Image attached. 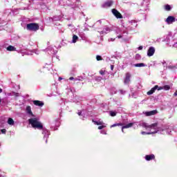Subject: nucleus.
I'll use <instances>...</instances> for the list:
<instances>
[{"mask_svg":"<svg viewBox=\"0 0 177 177\" xmlns=\"http://www.w3.org/2000/svg\"><path fill=\"white\" fill-rule=\"evenodd\" d=\"M29 124L32 127V128H35V129H44V125L42 123L39 121H38V119L33 118L28 120Z\"/></svg>","mask_w":177,"mask_h":177,"instance_id":"f257e3e1","label":"nucleus"},{"mask_svg":"<svg viewBox=\"0 0 177 177\" xmlns=\"http://www.w3.org/2000/svg\"><path fill=\"white\" fill-rule=\"evenodd\" d=\"M26 30L28 31H38L39 30V25L36 23H30L26 25Z\"/></svg>","mask_w":177,"mask_h":177,"instance_id":"f03ea898","label":"nucleus"},{"mask_svg":"<svg viewBox=\"0 0 177 177\" xmlns=\"http://www.w3.org/2000/svg\"><path fill=\"white\" fill-rule=\"evenodd\" d=\"M111 12H112L113 16H115V17H116V19H122V15H121L120 12H119V11L117 10V9L113 8L111 10Z\"/></svg>","mask_w":177,"mask_h":177,"instance_id":"7ed1b4c3","label":"nucleus"},{"mask_svg":"<svg viewBox=\"0 0 177 177\" xmlns=\"http://www.w3.org/2000/svg\"><path fill=\"white\" fill-rule=\"evenodd\" d=\"M131 77H132V75L129 73L125 74L124 80V84H125V85H129V82H131Z\"/></svg>","mask_w":177,"mask_h":177,"instance_id":"20e7f679","label":"nucleus"},{"mask_svg":"<svg viewBox=\"0 0 177 177\" xmlns=\"http://www.w3.org/2000/svg\"><path fill=\"white\" fill-rule=\"evenodd\" d=\"M113 3H114V1H113L112 0H109L102 5V8H104L105 9L107 8H111V6H113Z\"/></svg>","mask_w":177,"mask_h":177,"instance_id":"39448f33","label":"nucleus"},{"mask_svg":"<svg viewBox=\"0 0 177 177\" xmlns=\"http://www.w3.org/2000/svg\"><path fill=\"white\" fill-rule=\"evenodd\" d=\"M156 53V48L154 47H149L147 51V56L151 57Z\"/></svg>","mask_w":177,"mask_h":177,"instance_id":"423d86ee","label":"nucleus"},{"mask_svg":"<svg viewBox=\"0 0 177 177\" xmlns=\"http://www.w3.org/2000/svg\"><path fill=\"white\" fill-rule=\"evenodd\" d=\"M33 104H35V106H37L38 107H42V106H44L45 104L42 101L33 100Z\"/></svg>","mask_w":177,"mask_h":177,"instance_id":"0eeeda50","label":"nucleus"},{"mask_svg":"<svg viewBox=\"0 0 177 177\" xmlns=\"http://www.w3.org/2000/svg\"><path fill=\"white\" fill-rule=\"evenodd\" d=\"M158 85H156L154 87H153L149 91H148L147 93V95H153V93H154L156 92V91H157V89H158Z\"/></svg>","mask_w":177,"mask_h":177,"instance_id":"6e6552de","label":"nucleus"},{"mask_svg":"<svg viewBox=\"0 0 177 177\" xmlns=\"http://www.w3.org/2000/svg\"><path fill=\"white\" fill-rule=\"evenodd\" d=\"M166 21H167V24H171V23H174L175 18L174 17H172V16H169L166 19Z\"/></svg>","mask_w":177,"mask_h":177,"instance_id":"1a4fd4ad","label":"nucleus"},{"mask_svg":"<svg viewBox=\"0 0 177 177\" xmlns=\"http://www.w3.org/2000/svg\"><path fill=\"white\" fill-rule=\"evenodd\" d=\"M132 127H133V123H132V122H130L124 126L123 125L122 127V132L124 133V129H127L128 128H132Z\"/></svg>","mask_w":177,"mask_h":177,"instance_id":"9d476101","label":"nucleus"},{"mask_svg":"<svg viewBox=\"0 0 177 177\" xmlns=\"http://www.w3.org/2000/svg\"><path fill=\"white\" fill-rule=\"evenodd\" d=\"M155 159H156V156H154V154L145 156V160L147 161H151V160H155Z\"/></svg>","mask_w":177,"mask_h":177,"instance_id":"9b49d317","label":"nucleus"},{"mask_svg":"<svg viewBox=\"0 0 177 177\" xmlns=\"http://www.w3.org/2000/svg\"><path fill=\"white\" fill-rule=\"evenodd\" d=\"M156 113H157V111L153 110V111L145 112V115H147V117H150V115H156Z\"/></svg>","mask_w":177,"mask_h":177,"instance_id":"f8f14e48","label":"nucleus"},{"mask_svg":"<svg viewBox=\"0 0 177 177\" xmlns=\"http://www.w3.org/2000/svg\"><path fill=\"white\" fill-rule=\"evenodd\" d=\"M26 112L29 115H31L32 117H34V114L32 113V111H31V106H26Z\"/></svg>","mask_w":177,"mask_h":177,"instance_id":"ddd939ff","label":"nucleus"},{"mask_svg":"<svg viewBox=\"0 0 177 177\" xmlns=\"http://www.w3.org/2000/svg\"><path fill=\"white\" fill-rule=\"evenodd\" d=\"M162 89H165V91H169V89H171V87L169 85H165L164 86L159 87L158 88V91H161Z\"/></svg>","mask_w":177,"mask_h":177,"instance_id":"4468645a","label":"nucleus"},{"mask_svg":"<svg viewBox=\"0 0 177 177\" xmlns=\"http://www.w3.org/2000/svg\"><path fill=\"white\" fill-rule=\"evenodd\" d=\"M7 50L9 52H15L16 51V48L13 46H9L7 47Z\"/></svg>","mask_w":177,"mask_h":177,"instance_id":"2eb2a0df","label":"nucleus"},{"mask_svg":"<svg viewBox=\"0 0 177 177\" xmlns=\"http://www.w3.org/2000/svg\"><path fill=\"white\" fill-rule=\"evenodd\" d=\"M92 122H93L95 125H103V124H104L103 121H96L95 120H93Z\"/></svg>","mask_w":177,"mask_h":177,"instance_id":"dca6fc26","label":"nucleus"},{"mask_svg":"<svg viewBox=\"0 0 177 177\" xmlns=\"http://www.w3.org/2000/svg\"><path fill=\"white\" fill-rule=\"evenodd\" d=\"M157 125H158V123H157V122H156V123H153V124H150V125H148V126H146L145 127V128H150V129H151V128H156V127H157Z\"/></svg>","mask_w":177,"mask_h":177,"instance_id":"f3484780","label":"nucleus"},{"mask_svg":"<svg viewBox=\"0 0 177 177\" xmlns=\"http://www.w3.org/2000/svg\"><path fill=\"white\" fill-rule=\"evenodd\" d=\"M8 124H9V125H14L15 120H13V119L12 118H9L8 120Z\"/></svg>","mask_w":177,"mask_h":177,"instance_id":"a211bd4d","label":"nucleus"},{"mask_svg":"<svg viewBox=\"0 0 177 177\" xmlns=\"http://www.w3.org/2000/svg\"><path fill=\"white\" fill-rule=\"evenodd\" d=\"M124 125V123H117L111 125V128H114V127H122Z\"/></svg>","mask_w":177,"mask_h":177,"instance_id":"6ab92c4d","label":"nucleus"},{"mask_svg":"<svg viewBox=\"0 0 177 177\" xmlns=\"http://www.w3.org/2000/svg\"><path fill=\"white\" fill-rule=\"evenodd\" d=\"M77 41H78V36L73 35V44H75V42H77Z\"/></svg>","mask_w":177,"mask_h":177,"instance_id":"aec40b11","label":"nucleus"},{"mask_svg":"<svg viewBox=\"0 0 177 177\" xmlns=\"http://www.w3.org/2000/svg\"><path fill=\"white\" fill-rule=\"evenodd\" d=\"M135 67H145L146 65L144 63L136 64Z\"/></svg>","mask_w":177,"mask_h":177,"instance_id":"412c9836","label":"nucleus"},{"mask_svg":"<svg viewBox=\"0 0 177 177\" xmlns=\"http://www.w3.org/2000/svg\"><path fill=\"white\" fill-rule=\"evenodd\" d=\"M110 31H111V28L109 27H106L105 28H104V30H102L103 32H110Z\"/></svg>","mask_w":177,"mask_h":177,"instance_id":"4be33fe9","label":"nucleus"},{"mask_svg":"<svg viewBox=\"0 0 177 177\" xmlns=\"http://www.w3.org/2000/svg\"><path fill=\"white\" fill-rule=\"evenodd\" d=\"M142 135H151L153 133H157V131L146 133V131H142Z\"/></svg>","mask_w":177,"mask_h":177,"instance_id":"5701e85b","label":"nucleus"},{"mask_svg":"<svg viewBox=\"0 0 177 177\" xmlns=\"http://www.w3.org/2000/svg\"><path fill=\"white\" fill-rule=\"evenodd\" d=\"M109 114H110L111 117H115V115H117V113L115 111H110Z\"/></svg>","mask_w":177,"mask_h":177,"instance_id":"b1692460","label":"nucleus"},{"mask_svg":"<svg viewBox=\"0 0 177 177\" xmlns=\"http://www.w3.org/2000/svg\"><path fill=\"white\" fill-rule=\"evenodd\" d=\"M96 60H97V62H100L101 60H103V58H102V56H100V55H97V56H96Z\"/></svg>","mask_w":177,"mask_h":177,"instance_id":"393cba45","label":"nucleus"},{"mask_svg":"<svg viewBox=\"0 0 177 177\" xmlns=\"http://www.w3.org/2000/svg\"><path fill=\"white\" fill-rule=\"evenodd\" d=\"M12 95L13 96H15V97H19V93H16V92H12Z\"/></svg>","mask_w":177,"mask_h":177,"instance_id":"a878e982","label":"nucleus"},{"mask_svg":"<svg viewBox=\"0 0 177 177\" xmlns=\"http://www.w3.org/2000/svg\"><path fill=\"white\" fill-rule=\"evenodd\" d=\"M165 10H171V6H169V5H166V6H165Z\"/></svg>","mask_w":177,"mask_h":177,"instance_id":"bb28decb","label":"nucleus"},{"mask_svg":"<svg viewBox=\"0 0 177 177\" xmlns=\"http://www.w3.org/2000/svg\"><path fill=\"white\" fill-rule=\"evenodd\" d=\"M103 128H106V126H104V125H102V126H99L98 127V129H103Z\"/></svg>","mask_w":177,"mask_h":177,"instance_id":"cd10ccee","label":"nucleus"},{"mask_svg":"<svg viewBox=\"0 0 177 177\" xmlns=\"http://www.w3.org/2000/svg\"><path fill=\"white\" fill-rule=\"evenodd\" d=\"M1 133H6V130L5 129H1Z\"/></svg>","mask_w":177,"mask_h":177,"instance_id":"c85d7f7f","label":"nucleus"},{"mask_svg":"<svg viewBox=\"0 0 177 177\" xmlns=\"http://www.w3.org/2000/svg\"><path fill=\"white\" fill-rule=\"evenodd\" d=\"M100 74H101V75H104V71H100Z\"/></svg>","mask_w":177,"mask_h":177,"instance_id":"c756f323","label":"nucleus"},{"mask_svg":"<svg viewBox=\"0 0 177 177\" xmlns=\"http://www.w3.org/2000/svg\"><path fill=\"white\" fill-rule=\"evenodd\" d=\"M143 49V46H140L138 47V50H142Z\"/></svg>","mask_w":177,"mask_h":177,"instance_id":"7c9ffc66","label":"nucleus"},{"mask_svg":"<svg viewBox=\"0 0 177 177\" xmlns=\"http://www.w3.org/2000/svg\"><path fill=\"white\" fill-rule=\"evenodd\" d=\"M111 70H112V71L114 70V65L111 66Z\"/></svg>","mask_w":177,"mask_h":177,"instance_id":"2f4dec72","label":"nucleus"},{"mask_svg":"<svg viewBox=\"0 0 177 177\" xmlns=\"http://www.w3.org/2000/svg\"><path fill=\"white\" fill-rule=\"evenodd\" d=\"M69 80H70V81H73V80H74V77H69Z\"/></svg>","mask_w":177,"mask_h":177,"instance_id":"473e14b6","label":"nucleus"},{"mask_svg":"<svg viewBox=\"0 0 177 177\" xmlns=\"http://www.w3.org/2000/svg\"><path fill=\"white\" fill-rule=\"evenodd\" d=\"M174 96H177V90H176V92L174 93Z\"/></svg>","mask_w":177,"mask_h":177,"instance_id":"72a5a7b5","label":"nucleus"},{"mask_svg":"<svg viewBox=\"0 0 177 177\" xmlns=\"http://www.w3.org/2000/svg\"><path fill=\"white\" fill-rule=\"evenodd\" d=\"M118 38H119V39L122 38V35H119V36H118Z\"/></svg>","mask_w":177,"mask_h":177,"instance_id":"f704fd0d","label":"nucleus"},{"mask_svg":"<svg viewBox=\"0 0 177 177\" xmlns=\"http://www.w3.org/2000/svg\"><path fill=\"white\" fill-rule=\"evenodd\" d=\"M77 114H78V115H81V114H82V112H79V113H77Z\"/></svg>","mask_w":177,"mask_h":177,"instance_id":"c9c22d12","label":"nucleus"},{"mask_svg":"<svg viewBox=\"0 0 177 177\" xmlns=\"http://www.w3.org/2000/svg\"><path fill=\"white\" fill-rule=\"evenodd\" d=\"M2 92H3V90L2 88H0V93H2Z\"/></svg>","mask_w":177,"mask_h":177,"instance_id":"e433bc0d","label":"nucleus"},{"mask_svg":"<svg viewBox=\"0 0 177 177\" xmlns=\"http://www.w3.org/2000/svg\"><path fill=\"white\" fill-rule=\"evenodd\" d=\"M120 92L122 94L124 93V91H122V90H120Z\"/></svg>","mask_w":177,"mask_h":177,"instance_id":"4c0bfd02","label":"nucleus"},{"mask_svg":"<svg viewBox=\"0 0 177 177\" xmlns=\"http://www.w3.org/2000/svg\"><path fill=\"white\" fill-rule=\"evenodd\" d=\"M75 81H80V80H78V79H75Z\"/></svg>","mask_w":177,"mask_h":177,"instance_id":"58836bf2","label":"nucleus"},{"mask_svg":"<svg viewBox=\"0 0 177 177\" xmlns=\"http://www.w3.org/2000/svg\"><path fill=\"white\" fill-rule=\"evenodd\" d=\"M71 25H68V27H71Z\"/></svg>","mask_w":177,"mask_h":177,"instance_id":"ea45409f","label":"nucleus"},{"mask_svg":"<svg viewBox=\"0 0 177 177\" xmlns=\"http://www.w3.org/2000/svg\"><path fill=\"white\" fill-rule=\"evenodd\" d=\"M59 80H62V77H59Z\"/></svg>","mask_w":177,"mask_h":177,"instance_id":"a19ab883","label":"nucleus"},{"mask_svg":"<svg viewBox=\"0 0 177 177\" xmlns=\"http://www.w3.org/2000/svg\"><path fill=\"white\" fill-rule=\"evenodd\" d=\"M46 142H48V140H46Z\"/></svg>","mask_w":177,"mask_h":177,"instance_id":"79ce46f5","label":"nucleus"}]
</instances>
